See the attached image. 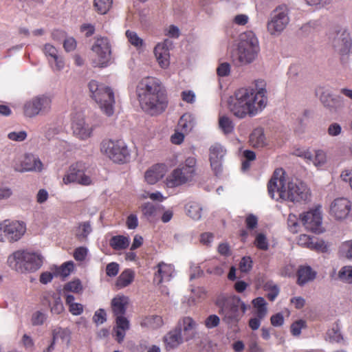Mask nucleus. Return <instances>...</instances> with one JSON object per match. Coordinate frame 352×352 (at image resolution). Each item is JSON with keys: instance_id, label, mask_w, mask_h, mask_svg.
<instances>
[{"instance_id": "obj_1", "label": "nucleus", "mask_w": 352, "mask_h": 352, "mask_svg": "<svg viewBox=\"0 0 352 352\" xmlns=\"http://www.w3.org/2000/svg\"><path fill=\"white\" fill-rule=\"evenodd\" d=\"M266 90L253 88H240L236 89L228 100V108L230 113L239 119L256 116L265 106L267 98Z\"/></svg>"}, {"instance_id": "obj_2", "label": "nucleus", "mask_w": 352, "mask_h": 352, "mask_svg": "<svg viewBox=\"0 0 352 352\" xmlns=\"http://www.w3.org/2000/svg\"><path fill=\"white\" fill-rule=\"evenodd\" d=\"M136 92L140 107L146 113L157 116L166 111L168 96L158 79L149 76L144 78L138 83Z\"/></svg>"}, {"instance_id": "obj_3", "label": "nucleus", "mask_w": 352, "mask_h": 352, "mask_svg": "<svg viewBox=\"0 0 352 352\" xmlns=\"http://www.w3.org/2000/svg\"><path fill=\"white\" fill-rule=\"evenodd\" d=\"M216 305L219 308V314L222 316L223 321L232 326L238 324L247 310V305L236 296L219 298Z\"/></svg>"}, {"instance_id": "obj_4", "label": "nucleus", "mask_w": 352, "mask_h": 352, "mask_svg": "<svg viewBox=\"0 0 352 352\" xmlns=\"http://www.w3.org/2000/svg\"><path fill=\"white\" fill-rule=\"evenodd\" d=\"M90 97L94 99L102 111L107 116H111L114 113L115 104L114 93L108 86L91 80L88 83Z\"/></svg>"}, {"instance_id": "obj_5", "label": "nucleus", "mask_w": 352, "mask_h": 352, "mask_svg": "<svg viewBox=\"0 0 352 352\" xmlns=\"http://www.w3.org/2000/svg\"><path fill=\"white\" fill-rule=\"evenodd\" d=\"M197 160L189 157L166 177V184L168 188L179 186L192 180L196 175Z\"/></svg>"}, {"instance_id": "obj_6", "label": "nucleus", "mask_w": 352, "mask_h": 352, "mask_svg": "<svg viewBox=\"0 0 352 352\" xmlns=\"http://www.w3.org/2000/svg\"><path fill=\"white\" fill-rule=\"evenodd\" d=\"M237 50L241 63L248 64L254 61L260 51L255 34L251 31L241 34Z\"/></svg>"}, {"instance_id": "obj_7", "label": "nucleus", "mask_w": 352, "mask_h": 352, "mask_svg": "<svg viewBox=\"0 0 352 352\" xmlns=\"http://www.w3.org/2000/svg\"><path fill=\"white\" fill-rule=\"evenodd\" d=\"M100 151L115 163L124 164L130 160V151L122 140H104Z\"/></svg>"}, {"instance_id": "obj_8", "label": "nucleus", "mask_w": 352, "mask_h": 352, "mask_svg": "<svg viewBox=\"0 0 352 352\" xmlns=\"http://www.w3.org/2000/svg\"><path fill=\"white\" fill-rule=\"evenodd\" d=\"M13 259L17 265L25 272H35L43 265V256L36 252H31L25 250L14 252L9 257V261Z\"/></svg>"}, {"instance_id": "obj_9", "label": "nucleus", "mask_w": 352, "mask_h": 352, "mask_svg": "<svg viewBox=\"0 0 352 352\" xmlns=\"http://www.w3.org/2000/svg\"><path fill=\"white\" fill-rule=\"evenodd\" d=\"M87 166L85 162H77L72 164L67 173L63 178V182L65 184L71 183H77L82 186H89L92 184L91 177L85 174Z\"/></svg>"}, {"instance_id": "obj_10", "label": "nucleus", "mask_w": 352, "mask_h": 352, "mask_svg": "<svg viewBox=\"0 0 352 352\" xmlns=\"http://www.w3.org/2000/svg\"><path fill=\"white\" fill-rule=\"evenodd\" d=\"M52 100L50 97L41 95L27 101L23 107L26 117L33 118L39 114L47 113L51 109Z\"/></svg>"}, {"instance_id": "obj_11", "label": "nucleus", "mask_w": 352, "mask_h": 352, "mask_svg": "<svg viewBox=\"0 0 352 352\" xmlns=\"http://www.w3.org/2000/svg\"><path fill=\"white\" fill-rule=\"evenodd\" d=\"M285 185V179L284 169H276L267 184L268 193L270 197L276 201L285 200L286 189Z\"/></svg>"}, {"instance_id": "obj_12", "label": "nucleus", "mask_w": 352, "mask_h": 352, "mask_svg": "<svg viewBox=\"0 0 352 352\" xmlns=\"http://www.w3.org/2000/svg\"><path fill=\"white\" fill-rule=\"evenodd\" d=\"M91 50L97 56V59L93 61V66L107 67L110 61L111 54L109 39L106 37L98 38Z\"/></svg>"}, {"instance_id": "obj_13", "label": "nucleus", "mask_w": 352, "mask_h": 352, "mask_svg": "<svg viewBox=\"0 0 352 352\" xmlns=\"http://www.w3.org/2000/svg\"><path fill=\"white\" fill-rule=\"evenodd\" d=\"M299 221L307 230L312 232L320 234L324 231L322 225V211L320 206L300 215Z\"/></svg>"}, {"instance_id": "obj_14", "label": "nucleus", "mask_w": 352, "mask_h": 352, "mask_svg": "<svg viewBox=\"0 0 352 352\" xmlns=\"http://www.w3.org/2000/svg\"><path fill=\"white\" fill-rule=\"evenodd\" d=\"M329 38L333 46L342 54L352 52V41L349 33L346 30H335L329 33Z\"/></svg>"}, {"instance_id": "obj_15", "label": "nucleus", "mask_w": 352, "mask_h": 352, "mask_svg": "<svg viewBox=\"0 0 352 352\" xmlns=\"http://www.w3.org/2000/svg\"><path fill=\"white\" fill-rule=\"evenodd\" d=\"M309 195V188L302 181L296 179L287 183V201L301 203L306 201Z\"/></svg>"}, {"instance_id": "obj_16", "label": "nucleus", "mask_w": 352, "mask_h": 352, "mask_svg": "<svg viewBox=\"0 0 352 352\" xmlns=\"http://www.w3.org/2000/svg\"><path fill=\"white\" fill-rule=\"evenodd\" d=\"M98 126H99V124H92L91 126L87 124L84 118L78 113H76L73 118L72 123L74 134L83 140L89 138L92 135L94 129Z\"/></svg>"}, {"instance_id": "obj_17", "label": "nucleus", "mask_w": 352, "mask_h": 352, "mask_svg": "<svg viewBox=\"0 0 352 352\" xmlns=\"http://www.w3.org/2000/svg\"><path fill=\"white\" fill-rule=\"evenodd\" d=\"M286 27V6H280L274 10L272 19L267 24V29L272 34H279Z\"/></svg>"}, {"instance_id": "obj_18", "label": "nucleus", "mask_w": 352, "mask_h": 352, "mask_svg": "<svg viewBox=\"0 0 352 352\" xmlns=\"http://www.w3.org/2000/svg\"><path fill=\"white\" fill-rule=\"evenodd\" d=\"M226 154V148L219 143H214L209 148L210 166L216 175L222 171V162Z\"/></svg>"}, {"instance_id": "obj_19", "label": "nucleus", "mask_w": 352, "mask_h": 352, "mask_svg": "<svg viewBox=\"0 0 352 352\" xmlns=\"http://www.w3.org/2000/svg\"><path fill=\"white\" fill-rule=\"evenodd\" d=\"M197 326V324L192 318L184 316L178 320L175 328L184 337L185 341L188 342L195 337Z\"/></svg>"}, {"instance_id": "obj_20", "label": "nucleus", "mask_w": 352, "mask_h": 352, "mask_svg": "<svg viewBox=\"0 0 352 352\" xmlns=\"http://www.w3.org/2000/svg\"><path fill=\"white\" fill-rule=\"evenodd\" d=\"M351 210V203L346 198L335 199L331 205L330 212L336 219H345Z\"/></svg>"}, {"instance_id": "obj_21", "label": "nucleus", "mask_w": 352, "mask_h": 352, "mask_svg": "<svg viewBox=\"0 0 352 352\" xmlns=\"http://www.w3.org/2000/svg\"><path fill=\"white\" fill-rule=\"evenodd\" d=\"M4 225L7 231V239L10 242L18 241L24 234L26 228L23 222L5 220Z\"/></svg>"}, {"instance_id": "obj_22", "label": "nucleus", "mask_w": 352, "mask_h": 352, "mask_svg": "<svg viewBox=\"0 0 352 352\" xmlns=\"http://www.w3.org/2000/svg\"><path fill=\"white\" fill-rule=\"evenodd\" d=\"M156 268L157 270L153 276V283L160 285L164 282L170 280L174 272L173 265L160 262L157 264Z\"/></svg>"}, {"instance_id": "obj_23", "label": "nucleus", "mask_w": 352, "mask_h": 352, "mask_svg": "<svg viewBox=\"0 0 352 352\" xmlns=\"http://www.w3.org/2000/svg\"><path fill=\"white\" fill-rule=\"evenodd\" d=\"M171 41L168 39L164 40L162 43H158L154 48L155 58L162 68H166L169 65V49Z\"/></svg>"}, {"instance_id": "obj_24", "label": "nucleus", "mask_w": 352, "mask_h": 352, "mask_svg": "<svg viewBox=\"0 0 352 352\" xmlns=\"http://www.w3.org/2000/svg\"><path fill=\"white\" fill-rule=\"evenodd\" d=\"M315 94L326 108L330 111L335 109L334 103L336 98L333 96L332 91L329 87L318 86L315 89Z\"/></svg>"}, {"instance_id": "obj_25", "label": "nucleus", "mask_w": 352, "mask_h": 352, "mask_svg": "<svg viewBox=\"0 0 352 352\" xmlns=\"http://www.w3.org/2000/svg\"><path fill=\"white\" fill-rule=\"evenodd\" d=\"M184 341H185L184 337L175 327L168 332L163 338L164 347L166 351L177 348Z\"/></svg>"}, {"instance_id": "obj_26", "label": "nucleus", "mask_w": 352, "mask_h": 352, "mask_svg": "<svg viewBox=\"0 0 352 352\" xmlns=\"http://www.w3.org/2000/svg\"><path fill=\"white\" fill-rule=\"evenodd\" d=\"M165 173L166 166L164 164H155L146 171L145 181L149 184H155L164 176Z\"/></svg>"}, {"instance_id": "obj_27", "label": "nucleus", "mask_w": 352, "mask_h": 352, "mask_svg": "<svg viewBox=\"0 0 352 352\" xmlns=\"http://www.w3.org/2000/svg\"><path fill=\"white\" fill-rule=\"evenodd\" d=\"M116 327L113 331L116 333V341L121 344L124 339L126 331L129 329V321L124 316H117L116 318Z\"/></svg>"}, {"instance_id": "obj_28", "label": "nucleus", "mask_w": 352, "mask_h": 352, "mask_svg": "<svg viewBox=\"0 0 352 352\" xmlns=\"http://www.w3.org/2000/svg\"><path fill=\"white\" fill-rule=\"evenodd\" d=\"M129 298L125 296H117L111 300V309L114 316H124Z\"/></svg>"}, {"instance_id": "obj_29", "label": "nucleus", "mask_w": 352, "mask_h": 352, "mask_svg": "<svg viewBox=\"0 0 352 352\" xmlns=\"http://www.w3.org/2000/svg\"><path fill=\"white\" fill-rule=\"evenodd\" d=\"M316 272L310 266H300L298 270V284L302 286L309 282L313 281L316 277Z\"/></svg>"}, {"instance_id": "obj_30", "label": "nucleus", "mask_w": 352, "mask_h": 352, "mask_svg": "<svg viewBox=\"0 0 352 352\" xmlns=\"http://www.w3.org/2000/svg\"><path fill=\"white\" fill-rule=\"evenodd\" d=\"M43 52L47 56H50L54 61L53 68L56 70L63 69L65 63L63 58L58 54L56 48L50 44H45L43 47Z\"/></svg>"}, {"instance_id": "obj_31", "label": "nucleus", "mask_w": 352, "mask_h": 352, "mask_svg": "<svg viewBox=\"0 0 352 352\" xmlns=\"http://www.w3.org/2000/svg\"><path fill=\"white\" fill-rule=\"evenodd\" d=\"M135 278V272L131 269H126L118 277L116 286L118 289L124 288L131 285Z\"/></svg>"}, {"instance_id": "obj_32", "label": "nucleus", "mask_w": 352, "mask_h": 352, "mask_svg": "<svg viewBox=\"0 0 352 352\" xmlns=\"http://www.w3.org/2000/svg\"><path fill=\"white\" fill-rule=\"evenodd\" d=\"M43 164L38 158L32 155L25 156L22 162L21 171H41Z\"/></svg>"}, {"instance_id": "obj_33", "label": "nucleus", "mask_w": 352, "mask_h": 352, "mask_svg": "<svg viewBox=\"0 0 352 352\" xmlns=\"http://www.w3.org/2000/svg\"><path fill=\"white\" fill-rule=\"evenodd\" d=\"M71 338V331L67 328L56 327L52 329V344L60 340L63 343H69Z\"/></svg>"}, {"instance_id": "obj_34", "label": "nucleus", "mask_w": 352, "mask_h": 352, "mask_svg": "<svg viewBox=\"0 0 352 352\" xmlns=\"http://www.w3.org/2000/svg\"><path fill=\"white\" fill-rule=\"evenodd\" d=\"M129 237L123 235L114 236L109 241L110 246L115 250H125L129 247Z\"/></svg>"}, {"instance_id": "obj_35", "label": "nucleus", "mask_w": 352, "mask_h": 352, "mask_svg": "<svg viewBox=\"0 0 352 352\" xmlns=\"http://www.w3.org/2000/svg\"><path fill=\"white\" fill-rule=\"evenodd\" d=\"M219 128L225 135H229L234 132V124L232 120L228 116H219L218 119Z\"/></svg>"}, {"instance_id": "obj_36", "label": "nucleus", "mask_w": 352, "mask_h": 352, "mask_svg": "<svg viewBox=\"0 0 352 352\" xmlns=\"http://www.w3.org/2000/svg\"><path fill=\"white\" fill-rule=\"evenodd\" d=\"M250 144L255 148H261L265 145V137L262 129H256L250 135Z\"/></svg>"}, {"instance_id": "obj_37", "label": "nucleus", "mask_w": 352, "mask_h": 352, "mask_svg": "<svg viewBox=\"0 0 352 352\" xmlns=\"http://www.w3.org/2000/svg\"><path fill=\"white\" fill-rule=\"evenodd\" d=\"M178 129L184 133L190 132L195 126V119L190 113H184L179 120Z\"/></svg>"}, {"instance_id": "obj_38", "label": "nucleus", "mask_w": 352, "mask_h": 352, "mask_svg": "<svg viewBox=\"0 0 352 352\" xmlns=\"http://www.w3.org/2000/svg\"><path fill=\"white\" fill-rule=\"evenodd\" d=\"M252 303L256 309V316L260 318H264L267 313V304L264 298L257 297L252 300Z\"/></svg>"}, {"instance_id": "obj_39", "label": "nucleus", "mask_w": 352, "mask_h": 352, "mask_svg": "<svg viewBox=\"0 0 352 352\" xmlns=\"http://www.w3.org/2000/svg\"><path fill=\"white\" fill-rule=\"evenodd\" d=\"M113 0H94L95 10L100 14H107L111 8Z\"/></svg>"}, {"instance_id": "obj_40", "label": "nucleus", "mask_w": 352, "mask_h": 352, "mask_svg": "<svg viewBox=\"0 0 352 352\" xmlns=\"http://www.w3.org/2000/svg\"><path fill=\"white\" fill-rule=\"evenodd\" d=\"M327 162V155L322 150H317L315 155L311 153V159L307 160V163H313L317 167L320 168L325 164Z\"/></svg>"}, {"instance_id": "obj_41", "label": "nucleus", "mask_w": 352, "mask_h": 352, "mask_svg": "<svg viewBox=\"0 0 352 352\" xmlns=\"http://www.w3.org/2000/svg\"><path fill=\"white\" fill-rule=\"evenodd\" d=\"M187 214L193 219L198 220L201 217V208L196 202H190L186 206Z\"/></svg>"}, {"instance_id": "obj_42", "label": "nucleus", "mask_w": 352, "mask_h": 352, "mask_svg": "<svg viewBox=\"0 0 352 352\" xmlns=\"http://www.w3.org/2000/svg\"><path fill=\"white\" fill-rule=\"evenodd\" d=\"M338 278L344 283L352 284V265L341 267L338 273Z\"/></svg>"}, {"instance_id": "obj_43", "label": "nucleus", "mask_w": 352, "mask_h": 352, "mask_svg": "<svg viewBox=\"0 0 352 352\" xmlns=\"http://www.w3.org/2000/svg\"><path fill=\"white\" fill-rule=\"evenodd\" d=\"M82 289L81 281L79 279H76L65 283L63 286V293L73 292L79 294L82 292Z\"/></svg>"}, {"instance_id": "obj_44", "label": "nucleus", "mask_w": 352, "mask_h": 352, "mask_svg": "<svg viewBox=\"0 0 352 352\" xmlns=\"http://www.w3.org/2000/svg\"><path fill=\"white\" fill-rule=\"evenodd\" d=\"M125 35L129 42L137 49L141 48L144 45V41L138 36V34L132 30H126Z\"/></svg>"}, {"instance_id": "obj_45", "label": "nucleus", "mask_w": 352, "mask_h": 352, "mask_svg": "<svg viewBox=\"0 0 352 352\" xmlns=\"http://www.w3.org/2000/svg\"><path fill=\"white\" fill-rule=\"evenodd\" d=\"M91 232V227L89 222H82L79 224L76 232V237L81 241L85 239Z\"/></svg>"}, {"instance_id": "obj_46", "label": "nucleus", "mask_w": 352, "mask_h": 352, "mask_svg": "<svg viewBox=\"0 0 352 352\" xmlns=\"http://www.w3.org/2000/svg\"><path fill=\"white\" fill-rule=\"evenodd\" d=\"M142 212L147 219L154 218L157 213L158 208L154 204L147 202L141 207Z\"/></svg>"}, {"instance_id": "obj_47", "label": "nucleus", "mask_w": 352, "mask_h": 352, "mask_svg": "<svg viewBox=\"0 0 352 352\" xmlns=\"http://www.w3.org/2000/svg\"><path fill=\"white\" fill-rule=\"evenodd\" d=\"M53 303L51 306V312L54 314H60L64 311V306L60 297L54 294L52 296Z\"/></svg>"}, {"instance_id": "obj_48", "label": "nucleus", "mask_w": 352, "mask_h": 352, "mask_svg": "<svg viewBox=\"0 0 352 352\" xmlns=\"http://www.w3.org/2000/svg\"><path fill=\"white\" fill-rule=\"evenodd\" d=\"M307 322L305 320L300 319L294 322L290 326L291 333L294 336H299L301 333V330L306 328Z\"/></svg>"}, {"instance_id": "obj_49", "label": "nucleus", "mask_w": 352, "mask_h": 352, "mask_svg": "<svg viewBox=\"0 0 352 352\" xmlns=\"http://www.w3.org/2000/svg\"><path fill=\"white\" fill-rule=\"evenodd\" d=\"M339 252L342 256L352 259V241L343 242L340 246Z\"/></svg>"}, {"instance_id": "obj_50", "label": "nucleus", "mask_w": 352, "mask_h": 352, "mask_svg": "<svg viewBox=\"0 0 352 352\" xmlns=\"http://www.w3.org/2000/svg\"><path fill=\"white\" fill-rule=\"evenodd\" d=\"M254 245L258 250H267L269 248L267 239L263 233H259L256 236Z\"/></svg>"}, {"instance_id": "obj_51", "label": "nucleus", "mask_w": 352, "mask_h": 352, "mask_svg": "<svg viewBox=\"0 0 352 352\" xmlns=\"http://www.w3.org/2000/svg\"><path fill=\"white\" fill-rule=\"evenodd\" d=\"M45 320V314L40 311H37L32 314L31 318V322L34 326H39L42 325Z\"/></svg>"}, {"instance_id": "obj_52", "label": "nucleus", "mask_w": 352, "mask_h": 352, "mask_svg": "<svg viewBox=\"0 0 352 352\" xmlns=\"http://www.w3.org/2000/svg\"><path fill=\"white\" fill-rule=\"evenodd\" d=\"M220 324V318L215 314H212L208 316L205 321L204 324L208 329H212L217 327Z\"/></svg>"}, {"instance_id": "obj_53", "label": "nucleus", "mask_w": 352, "mask_h": 352, "mask_svg": "<svg viewBox=\"0 0 352 352\" xmlns=\"http://www.w3.org/2000/svg\"><path fill=\"white\" fill-rule=\"evenodd\" d=\"M252 267V261L250 256H244L239 263V270L242 272H248Z\"/></svg>"}, {"instance_id": "obj_54", "label": "nucleus", "mask_w": 352, "mask_h": 352, "mask_svg": "<svg viewBox=\"0 0 352 352\" xmlns=\"http://www.w3.org/2000/svg\"><path fill=\"white\" fill-rule=\"evenodd\" d=\"M292 154L305 159L307 162L308 160L311 159V153L303 148H295Z\"/></svg>"}, {"instance_id": "obj_55", "label": "nucleus", "mask_w": 352, "mask_h": 352, "mask_svg": "<svg viewBox=\"0 0 352 352\" xmlns=\"http://www.w3.org/2000/svg\"><path fill=\"white\" fill-rule=\"evenodd\" d=\"M327 338L330 342H339L342 339V335L338 328H332L327 331Z\"/></svg>"}, {"instance_id": "obj_56", "label": "nucleus", "mask_w": 352, "mask_h": 352, "mask_svg": "<svg viewBox=\"0 0 352 352\" xmlns=\"http://www.w3.org/2000/svg\"><path fill=\"white\" fill-rule=\"evenodd\" d=\"M342 133V127L340 124L333 122L329 124L327 129V133L331 137H336Z\"/></svg>"}, {"instance_id": "obj_57", "label": "nucleus", "mask_w": 352, "mask_h": 352, "mask_svg": "<svg viewBox=\"0 0 352 352\" xmlns=\"http://www.w3.org/2000/svg\"><path fill=\"white\" fill-rule=\"evenodd\" d=\"M74 270V263L69 261L63 263L58 270V273L64 277L67 276Z\"/></svg>"}, {"instance_id": "obj_58", "label": "nucleus", "mask_w": 352, "mask_h": 352, "mask_svg": "<svg viewBox=\"0 0 352 352\" xmlns=\"http://www.w3.org/2000/svg\"><path fill=\"white\" fill-rule=\"evenodd\" d=\"M8 138L12 141L21 142L26 139L27 133L25 131H21L19 132H10L8 134Z\"/></svg>"}, {"instance_id": "obj_59", "label": "nucleus", "mask_w": 352, "mask_h": 352, "mask_svg": "<svg viewBox=\"0 0 352 352\" xmlns=\"http://www.w3.org/2000/svg\"><path fill=\"white\" fill-rule=\"evenodd\" d=\"M246 228L248 230H252L258 226V218L252 214H248L245 220Z\"/></svg>"}, {"instance_id": "obj_60", "label": "nucleus", "mask_w": 352, "mask_h": 352, "mask_svg": "<svg viewBox=\"0 0 352 352\" xmlns=\"http://www.w3.org/2000/svg\"><path fill=\"white\" fill-rule=\"evenodd\" d=\"M257 287L263 288L265 292H269L272 289L278 287V286L273 281L265 279L258 280Z\"/></svg>"}, {"instance_id": "obj_61", "label": "nucleus", "mask_w": 352, "mask_h": 352, "mask_svg": "<svg viewBox=\"0 0 352 352\" xmlns=\"http://www.w3.org/2000/svg\"><path fill=\"white\" fill-rule=\"evenodd\" d=\"M311 250L325 252L327 251V246L324 241L322 240H312L311 245L310 246Z\"/></svg>"}, {"instance_id": "obj_62", "label": "nucleus", "mask_w": 352, "mask_h": 352, "mask_svg": "<svg viewBox=\"0 0 352 352\" xmlns=\"http://www.w3.org/2000/svg\"><path fill=\"white\" fill-rule=\"evenodd\" d=\"M87 254V249L85 247L77 248L74 252V257L78 261H82Z\"/></svg>"}, {"instance_id": "obj_63", "label": "nucleus", "mask_w": 352, "mask_h": 352, "mask_svg": "<svg viewBox=\"0 0 352 352\" xmlns=\"http://www.w3.org/2000/svg\"><path fill=\"white\" fill-rule=\"evenodd\" d=\"M230 72V65L228 63H221L217 69V74L221 77L227 76Z\"/></svg>"}, {"instance_id": "obj_64", "label": "nucleus", "mask_w": 352, "mask_h": 352, "mask_svg": "<svg viewBox=\"0 0 352 352\" xmlns=\"http://www.w3.org/2000/svg\"><path fill=\"white\" fill-rule=\"evenodd\" d=\"M340 178L342 182L349 184L352 190V168L342 170L340 174Z\"/></svg>"}]
</instances>
